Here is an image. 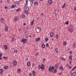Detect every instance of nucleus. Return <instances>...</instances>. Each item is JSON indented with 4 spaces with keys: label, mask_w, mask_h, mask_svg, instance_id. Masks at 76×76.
Instances as JSON below:
<instances>
[{
    "label": "nucleus",
    "mask_w": 76,
    "mask_h": 76,
    "mask_svg": "<svg viewBox=\"0 0 76 76\" xmlns=\"http://www.w3.org/2000/svg\"><path fill=\"white\" fill-rule=\"evenodd\" d=\"M4 8L5 9H8V8L7 7H6V6H5V7H4Z\"/></svg>",
    "instance_id": "nucleus-47"
},
{
    "label": "nucleus",
    "mask_w": 76,
    "mask_h": 76,
    "mask_svg": "<svg viewBox=\"0 0 76 76\" xmlns=\"http://www.w3.org/2000/svg\"><path fill=\"white\" fill-rule=\"evenodd\" d=\"M0 71H1V72H3V69H0Z\"/></svg>",
    "instance_id": "nucleus-41"
},
{
    "label": "nucleus",
    "mask_w": 76,
    "mask_h": 76,
    "mask_svg": "<svg viewBox=\"0 0 76 76\" xmlns=\"http://www.w3.org/2000/svg\"><path fill=\"white\" fill-rule=\"evenodd\" d=\"M21 17L22 18H24L25 17V15H22L21 16Z\"/></svg>",
    "instance_id": "nucleus-28"
},
{
    "label": "nucleus",
    "mask_w": 76,
    "mask_h": 76,
    "mask_svg": "<svg viewBox=\"0 0 76 76\" xmlns=\"http://www.w3.org/2000/svg\"><path fill=\"white\" fill-rule=\"evenodd\" d=\"M48 38H46L45 39V41H48Z\"/></svg>",
    "instance_id": "nucleus-39"
},
{
    "label": "nucleus",
    "mask_w": 76,
    "mask_h": 76,
    "mask_svg": "<svg viewBox=\"0 0 76 76\" xmlns=\"http://www.w3.org/2000/svg\"><path fill=\"white\" fill-rule=\"evenodd\" d=\"M41 65H39V69H41Z\"/></svg>",
    "instance_id": "nucleus-50"
},
{
    "label": "nucleus",
    "mask_w": 76,
    "mask_h": 76,
    "mask_svg": "<svg viewBox=\"0 0 76 76\" xmlns=\"http://www.w3.org/2000/svg\"><path fill=\"white\" fill-rule=\"evenodd\" d=\"M18 19H19V17L18 16H16L14 19V22H16V21L18 20Z\"/></svg>",
    "instance_id": "nucleus-3"
},
{
    "label": "nucleus",
    "mask_w": 76,
    "mask_h": 76,
    "mask_svg": "<svg viewBox=\"0 0 76 76\" xmlns=\"http://www.w3.org/2000/svg\"><path fill=\"white\" fill-rule=\"evenodd\" d=\"M1 22L2 23H3V22H4V20H3V19L2 18L1 19Z\"/></svg>",
    "instance_id": "nucleus-14"
},
{
    "label": "nucleus",
    "mask_w": 76,
    "mask_h": 76,
    "mask_svg": "<svg viewBox=\"0 0 76 76\" xmlns=\"http://www.w3.org/2000/svg\"><path fill=\"white\" fill-rule=\"evenodd\" d=\"M16 4H17L19 5V4H20V2H18L16 3Z\"/></svg>",
    "instance_id": "nucleus-53"
},
{
    "label": "nucleus",
    "mask_w": 76,
    "mask_h": 76,
    "mask_svg": "<svg viewBox=\"0 0 76 76\" xmlns=\"http://www.w3.org/2000/svg\"><path fill=\"white\" fill-rule=\"evenodd\" d=\"M53 32H51L50 33V37H53Z\"/></svg>",
    "instance_id": "nucleus-11"
},
{
    "label": "nucleus",
    "mask_w": 76,
    "mask_h": 76,
    "mask_svg": "<svg viewBox=\"0 0 76 76\" xmlns=\"http://www.w3.org/2000/svg\"><path fill=\"white\" fill-rule=\"evenodd\" d=\"M32 66L33 67L34 66H35V64H33L32 65Z\"/></svg>",
    "instance_id": "nucleus-54"
},
{
    "label": "nucleus",
    "mask_w": 76,
    "mask_h": 76,
    "mask_svg": "<svg viewBox=\"0 0 76 76\" xmlns=\"http://www.w3.org/2000/svg\"><path fill=\"white\" fill-rule=\"evenodd\" d=\"M69 62L70 64H72V61H70Z\"/></svg>",
    "instance_id": "nucleus-49"
},
{
    "label": "nucleus",
    "mask_w": 76,
    "mask_h": 76,
    "mask_svg": "<svg viewBox=\"0 0 76 76\" xmlns=\"http://www.w3.org/2000/svg\"><path fill=\"white\" fill-rule=\"evenodd\" d=\"M41 66L42 67H44V65L42 64Z\"/></svg>",
    "instance_id": "nucleus-44"
},
{
    "label": "nucleus",
    "mask_w": 76,
    "mask_h": 76,
    "mask_svg": "<svg viewBox=\"0 0 76 76\" xmlns=\"http://www.w3.org/2000/svg\"><path fill=\"white\" fill-rule=\"evenodd\" d=\"M39 40H40V38L39 37L37 38V39H35V41L36 42H38V41H39Z\"/></svg>",
    "instance_id": "nucleus-9"
},
{
    "label": "nucleus",
    "mask_w": 76,
    "mask_h": 76,
    "mask_svg": "<svg viewBox=\"0 0 76 76\" xmlns=\"http://www.w3.org/2000/svg\"><path fill=\"white\" fill-rule=\"evenodd\" d=\"M27 41V39H22L20 41L21 42H22L23 44H26V43Z\"/></svg>",
    "instance_id": "nucleus-1"
},
{
    "label": "nucleus",
    "mask_w": 76,
    "mask_h": 76,
    "mask_svg": "<svg viewBox=\"0 0 76 76\" xmlns=\"http://www.w3.org/2000/svg\"><path fill=\"white\" fill-rule=\"evenodd\" d=\"M51 65H50V66H49V68H48V71L49 72L50 71V69H51Z\"/></svg>",
    "instance_id": "nucleus-31"
},
{
    "label": "nucleus",
    "mask_w": 76,
    "mask_h": 76,
    "mask_svg": "<svg viewBox=\"0 0 76 76\" xmlns=\"http://www.w3.org/2000/svg\"><path fill=\"white\" fill-rule=\"evenodd\" d=\"M43 60L45 61V58H43Z\"/></svg>",
    "instance_id": "nucleus-60"
},
{
    "label": "nucleus",
    "mask_w": 76,
    "mask_h": 76,
    "mask_svg": "<svg viewBox=\"0 0 76 76\" xmlns=\"http://www.w3.org/2000/svg\"><path fill=\"white\" fill-rule=\"evenodd\" d=\"M55 69H57L58 68V66H57V65H55Z\"/></svg>",
    "instance_id": "nucleus-16"
},
{
    "label": "nucleus",
    "mask_w": 76,
    "mask_h": 76,
    "mask_svg": "<svg viewBox=\"0 0 76 76\" xmlns=\"http://www.w3.org/2000/svg\"><path fill=\"white\" fill-rule=\"evenodd\" d=\"M34 20L33 21L31 22V25H34Z\"/></svg>",
    "instance_id": "nucleus-29"
},
{
    "label": "nucleus",
    "mask_w": 76,
    "mask_h": 76,
    "mask_svg": "<svg viewBox=\"0 0 76 76\" xmlns=\"http://www.w3.org/2000/svg\"><path fill=\"white\" fill-rule=\"evenodd\" d=\"M26 4H25V6L24 7H26Z\"/></svg>",
    "instance_id": "nucleus-61"
},
{
    "label": "nucleus",
    "mask_w": 76,
    "mask_h": 76,
    "mask_svg": "<svg viewBox=\"0 0 76 76\" xmlns=\"http://www.w3.org/2000/svg\"><path fill=\"white\" fill-rule=\"evenodd\" d=\"M45 45L44 44H42V47L43 48H45Z\"/></svg>",
    "instance_id": "nucleus-20"
},
{
    "label": "nucleus",
    "mask_w": 76,
    "mask_h": 76,
    "mask_svg": "<svg viewBox=\"0 0 76 76\" xmlns=\"http://www.w3.org/2000/svg\"><path fill=\"white\" fill-rule=\"evenodd\" d=\"M46 46H47V47H49V45H48V43L46 44Z\"/></svg>",
    "instance_id": "nucleus-43"
},
{
    "label": "nucleus",
    "mask_w": 76,
    "mask_h": 76,
    "mask_svg": "<svg viewBox=\"0 0 76 76\" xmlns=\"http://www.w3.org/2000/svg\"><path fill=\"white\" fill-rule=\"evenodd\" d=\"M75 45H76V44L75 43L74 44L72 45V47L73 48H75Z\"/></svg>",
    "instance_id": "nucleus-32"
},
{
    "label": "nucleus",
    "mask_w": 76,
    "mask_h": 76,
    "mask_svg": "<svg viewBox=\"0 0 76 76\" xmlns=\"http://www.w3.org/2000/svg\"><path fill=\"white\" fill-rule=\"evenodd\" d=\"M54 66H52L51 67V68L50 69V70L49 71V72H53V70H54Z\"/></svg>",
    "instance_id": "nucleus-4"
},
{
    "label": "nucleus",
    "mask_w": 76,
    "mask_h": 76,
    "mask_svg": "<svg viewBox=\"0 0 76 76\" xmlns=\"http://www.w3.org/2000/svg\"><path fill=\"white\" fill-rule=\"evenodd\" d=\"M65 7V6H64V5L62 6V8H64V7Z\"/></svg>",
    "instance_id": "nucleus-52"
},
{
    "label": "nucleus",
    "mask_w": 76,
    "mask_h": 76,
    "mask_svg": "<svg viewBox=\"0 0 76 76\" xmlns=\"http://www.w3.org/2000/svg\"><path fill=\"white\" fill-rule=\"evenodd\" d=\"M63 45H67L66 43V42H64L63 43Z\"/></svg>",
    "instance_id": "nucleus-37"
},
{
    "label": "nucleus",
    "mask_w": 76,
    "mask_h": 76,
    "mask_svg": "<svg viewBox=\"0 0 76 76\" xmlns=\"http://www.w3.org/2000/svg\"><path fill=\"white\" fill-rule=\"evenodd\" d=\"M60 69L61 70H64V69H63V66H60L59 67Z\"/></svg>",
    "instance_id": "nucleus-15"
},
{
    "label": "nucleus",
    "mask_w": 76,
    "mask_h": 76,
    "mask_svg": "<svg viewBox=\"0 0 76 76\" xmlns=\"http://www.w3.org/2000/svg\"><path fill=\"white\" fill-rule=\"evenodd\" d=\"M23 25H26V23H24L23 24Z\"/></svg>",
    "instance_id": "nucleus-64"
},
{
    "label": "nucleus",
    "mask_w": 76,
    "mask_h": 76,
    "mask_svg": "<svg viewBox=\"0 0 76 76\" xmlns=\"http://www.w3.org/2000/svg\"><path fill=\"white\" fill-rule=\"evenodd\" d=\"M70 54H72V52L71 51H70Z\"/></svg>",
    "instance_id": "nucleus-58"
},
{
    "label": "nucleus",
    "mask_w": 76,
    "mask_h": 76,
    "mask_svg": "<svg viewBox=\"0 0 76 76\" xmlns=\"http://www.w3.org/2000/svg\"><path fill=\"white\" fill-rule=\"evenodd\" d=\"M68 31H69L70 32L72 33L73 31V30L71 28H69L68 29Z\"/></svg>",
    "instance_id": "nucleus-7"
},
{
    "label": "nucleus",
    "mask_w": 76,
    "mask_h": 76,
    "mask_svg": "<svg viewBox=\"0 0 76 76\" xmlns=\"http://www.w3.org/2000/svg\"><path fill=\"white\" fill-rule=\"evenodd\" d=\"M65 24H66V25H68V24H69V21H67L65 23Z\"/></svg>",
    "instance_id": "nucleus-38"
},
{
    "label": "nucleus",
    "mask_w": 76,
    "mask_h": 76,
    "mask_svg": "<svg viewBox=\"0 0 76 76\" xmlns=\"http://www.w3.org/2000/svg\"><path fill=\"white\" fill-rule=\"evenodd\" d=\"M76 72H74L72 75V76H75L76 75Z\"/></svg>",
    "instance_id": "nucleus-25"
},
{
    "label": "nucleus",
    "mask_w": 76,
    "mask_h": 76,
    "mask_svg": "<svg viewBox=\"0 0 76 76\" xmlns=\"http://www.w3.org/2000/svg\"><path fill=\"white\" fill-rule=\"evenodd\" d=\"M5 30L6 31H8V27L7 26H6L5 27Z\"/></svg>",
    "instance_id": "nucleus-22"
},
{
    "label": "nucleus",
    "mask_w": 76,
    "mask_h": 76,
    "mask_svg": "<svg viewBox=\"0 0 76 76\" xmlns=\"http://www.w3.org/2000/svg\"><path fill=\"white\" fill-rule=\"evenodd\" d=\"M2 59V58H1V57H0V60H1Z\"/></svg>",
    "instance_id": "nucleus-63"
},
{
    "label": "nucleus",
    "mask_w": 76,
    "mask_h": 76,
    "mask_svg": "<svg viewBox=\"0 0 76 76\" xmlns=\"http://www.w3.org/2000/svg\"><path fill=\"white\" fill-rule=\"evenodd\" d=\"M32 73L33 75L35 76V72L34 71H32Z\"/></svg>",
    "instance_id": "nucleus-13"
},
{
    "label": "nucleus",
    "mask_w": 76,
    "mask_h": 76,
    "mask_svg": "<svg viewBox=\"0 0 76 76\" xmlns=\"http://www.w3.org/2000/svg\"><path fill=\"white\" fill-rule=\"evenodd\" d=\"M14 53H18V50H15L14 51Z\"/></svg>",
    "instance_id": "nucleus-36"
},
{
    "label": "nucleus",
    "mask_w": 76,
    "mask_h": 76,
    "mask_svg": "<svg viewBox=\"0 0 76 76\" xmlns=\"http://www.w3.org/2000/svg\"><path fill=\"white\" fill-rule=\"evenodd\" d=\"M76 66H75L74 67H73L72 69V70L73 71V70H75V69H76Z\"/></svg>",
    "instance_id": "nucleus-33"
},
{
    "label": "nucleus",
    "mask_w": 76,
    "mask_h": 76,
    "mask_svg": "<svg viewBox=\"0 0 76 76\" xmlns=\"http://www.w3.org/2000/svg\"><path fill=\"white\" fill-rule=\"evenodd\" d=\"M32 4H33V1H32V0L31 1V5H32Z\"/></svg>",
    "instance_id": "nucleus-40"
},
{
    "label": "nucleus",
    "mask_w": 76,
    "mask_h": 76,
    "mask_svg": "<svg viewBox=\"0 0 76 76\" xmlns=\"http://www.w3.org/2000/svg\"><path fill=\"white\" fill-rule=\"evenodd\" d=\"M30 64H31V63H30V62H28L27 63V66H30Z\"/></svg>",
    "instance_id": "nucleus-26"
},
{
    "label": "nucleus",
    "mask_w": 76,
    "mask_h": 76,
    "mask_svg": "<svg viewBox=\"0 0 76 76\" xmlns=\"http://www.w3.org/2000/svg\"><path fill=\"white\" fill-rule=\"evenodd\" d=\"M58 48H56L55 49V51H56V53H58Z\"/></svg>",
    "instance_id": "nucleus-27"
},
{
    "label": "nucleus",
    "mask_w": 76,
    "mask_h": 76,
    "mask_svg": "<svg viewBox=\"0 0 76 76\" xmlns=\"http://www.w3.org/2000/svg\"><path fill=\"white\" fill-rule=\"evenodd\" d=\"M4 48L5 49V50H7L8 49V46H7L6 45H4Z\"/></svg>",
    "instance_id": "nucleus-5"
},
{
    "label": "nucleus",
    "mask_w": 76,
    "mask_h": 76,
    "mask_svg": "<svg viewBox=\"0 0 76 76\" xmlns=\"http://www.w3.org/2000/svg\"><path fill=\"white\" fill-rule=\"evenodd\" d=\"M15 40H16V39H15V38H14V37H12V42H14V41H15Z\"/></svg>",
    "instance_id": "nucleus-18"
},
{
    "label": "nucleus",
    "mask_w": 76,
    "mask_h": 76,
    "mask_svg": "<svg viewBox=\"0 0 76 76\" xmlns=\"http://www.w3.org/2000/svg\"><path fill=\"white\" fill-rule=\"evenodd\" d=\"M61 74H62V73L61 72H60L59 73V75H61Z\"/></svg>",
    "instance_id": "nucleus-51"
},
{
    "label": "nucleus",
    "mask_w": 76,
    "mask_h": 76,
    "mask_svg": "<svg viewBox=\"0 0 76 76\" xmlns=\"http://www.w3.org/2000/svg\"><path fill=\"white\" fill-rule=\"evenodd\" d=\"M48 3L49 4H51L53 3V1H52V0H49Z\"/></svg>",
    "instance_id": "nucleus-6"
},
{
    "label": "nucleus",
    "mask_w": 76,
    "mask_h": 76,
    "mask_svg": "<svg viewBox=\"0 0 76 76\" xmlns=\"http://www.w3.org/2000/svg\"><path fill=\"white\" fill-rule=\"evenodd\" d=\"M34 5H38V2H34Z\"/></svg>",
    "instance_id": "nucleus-19"
},
{
    "label": "nucleus",
    "mask_w": 76,
    "mask_h": 76,
    "mask_svg": "<svg viewBox=\"0 0 76 76\" xmlns=\"http://www.w3.org/2000/svg\"><path fill=\"white\" fill-rule=\"evenodd\" d=\"M4 68L5 70H6L7 69H9V66H4Z\"/></svg>",
    "instance_id": "nucleus-10"
},
{
    "label": "nucleus",
    "mask_w": 76,
    "mask_h": 76,
    "mask_svg": "<svg viewBox=\"0 0 76 76\" xmlns=\"http://www.w3.org/2000/svg\"><path fill=\"white\" fill-rule=\"evenodd\" d=\"M20 69H18V70H17V73H20Z\"/></svg>",
    "instance_id": "nucleus-23"
},
{
    "label": "nucleus",
    "mask_w": 76,
    "mask_h": 76,
    "mask_svg": "<svg viewBox=\"0 0 76 76\" xmlns=\"http://www.w3.org/2000/svg\"><path fill=\"white\" fill-rule=\"evenodd\" d=\"M13 64V66H16V64H17V62L16 61H14Z\"/></svg>",
    "instance_id": "nucleus-8"
},
{
    "label": "nucleus",
    "mask_w": 76,
    "mask_h": 76,
    "mask_svg": "<svg viewBox=\"0 0 76 76\" xmlns=\"http://www.w3.org/2000/svg\"><path fill=\"white\" fill-rule=\"evenodd\" d=\"M66 4H66V3H64V6H65V7H66Z\"/></svg>",
    "instance_id": "nucleus-42"
},
{
    "label": "nucleus",
    "mask_w": 76,
    "mask_h": 76,
    "mask_svg": "<svg viewBox=\"0 0 76 76\" xmlns=\"http://www.w3.org/2000/svg\"><path fill=\"white\" fill-rule=\"evenodd\" d=\"M36 56H38V53H37L36 54Z\"/></svg>",
    "instance_id": "nucleus-62"
},
{
    "label": "nucleus",
    "mask_w": 76,
    "mask_h": 76,
    "mask_svg": "<svg viewBox=\"0 0 76 76\" xmlns=\"http://www.w3.org/2000/svg\"><path fill=\"white\" fill-rule=\"evenodd\" d=\"M8 58V57H7V56H4L3 57V58H4V59H5V60H7V59Z\"/></svg>",
    "instance_id": "nucleus-17"
},
{
    "label": "nucleus",
    "mask_w": 76,
    "mask_h": 76,
    "mask_svg": "<svg viewBox=\"0 0 76 76\" xmlns=\"http://www.w3.org/2000/svg\"><path fill=\"white\" fill-rule=\"evenodd\" d=\"M38 29L39 30V31H41V28L40 27H38Z\"/></svg>",
    "instance_id": "nucleus-46"
},
{
    "label": "nucleus",
    "mask_w": 76,
    "mask_h": 76,
    "mask_svg": "<svg viewBox=\"0 0 76 76\" xmlns=\"http://www.w3.org/2000/svg\"><path fill=\"white\" fill-rule=\"evenodd\" d=\"M29 75L30 76H31V75H32V74L30 73V74H29Z\"/></svg>",
    "instance_id": "nucleus-55"
},
{
    "label": "nucleus",
    "mask_w": 76,
    "mask_h": 76,
    "mask_svg": "<svg viewBox=\"0 0 76 76\" xmlns=\"http://www.w3.org/2000/svg\"><path fill=\"white\" fill-rule=\"evenodd\" d=\"M1 56H2V54L1 53H0V57H1Z\"/></svg>",
    "instance_id": "nucleus-57"
},
{
    "label": "nucleus",
    "mask_w": 76,
    "mask_h": 76,
    "mask_svg": "<svg viewBox=\"0 0 76 76\" xmlns=\"http://www.w3.org/2000/svg\"><path fill=\"white\" fill-rule=\"evenodd\" d=\"M69 69H72V67H71V66H69Z\"/></svg>",
    "instance_id": "nucleus-56"
},
{
    "label": "nucleus",
    "mask_w": 76,
    "mask_h": 76,
    "mask_svg": "<svg viewBox=\"0 0 76 76\" xmlns=\"http://www.w3.org/2000/svg\"><path fill=\"white\" fill-rule=\"evenodd\" d=\"M16 6V5H13L11 6V7L12 9H13V8H14V7H15Z\"/></svg>",
    "instance_id": "nucleus-12"
},
{
    "label": "nucleus",
    "mask_w": 76,
    "mask_h": 76,
    "mask_svg": "<svg viewBox=\"0 0 76 76\" xmlns=\"http://www.w3.org/2000/svg\"><path fill=\"white\" fill-rule=\"evenodd\" d=\"M62 60H63L64 61H65V59H64L62 57Z\"/></svg>",
    "instance_id": "nucleus-59"
},
{
    "label": "nucleus",
    "mask_w": 76,
    "mask_h": 76,
    "mask_svg": "<svg viewBox=\"0 0 76 76\" xmlns=\"http://www.w3.org/2000/svg\"><path fill=\"white\" fill-rule=\"evenodd\" d=\"M29 11V8L26 7L24 10V12L28 14V11Z\"/></svg>",
    "instance_id": "nucleus-2"
},
{
    "label": "nucleus",
    "mask_w": 76,
    "mask_h": 76,
    "mask_svg": "<svg viewBox=\"0 0 76 76\" xmlns=\"http://www.w3.org/2000/svg\"><path fill=\"white\" fill-rule=\"evenodd\" d=\"M20 9L18 8L16 10V11H17V12H19L20 11Z\"/></svg>",
    "instance_id": "nucleus-35"
},
{
    "label": "nucleus",
    "mask_w": 76,
    "mask_h": 76,
    "mask_svg": "<svg viewBox=\"0 0 76 76\" xmlns=\"http://www.w3.org/2000/svg\"><path fill=\"white\" fill-rule=\"evenodd\" d=\"M54 73H56L57 72V70H56V69H54L53 70Z\"/></svg>",
    "instance_id": "nucleus-21"
},
{
    "label": "nucleus",
    "mask_w": 76,
    "mask_h": 76,
    "mask_svg": "<svg viewBox=\"0 0 76 76\" xmlns=\"http://www.w3.org/2000/svg\"><path fill=\"white\" fill-rule=\"evenodd\" d=\"M74 10L75 11L76 10V7H74Z\"/></svg>",
    "instance_id": "nucleus-48"
},
{
    "label": "nucleus",
    "mask_w": 76,
    "mask_h": 76,
    "mask_svg": "<svg viewBox=\"0 0 76 76\" xmlns=\"http://www.w3.org/2000/svg\"><path fill=\"white\" fill-rule=\"evenodd\" d=\"M28 0H26V4H27V3H28Z\"/></svg>",
    "instance_id": "nucleus-45"
},
{
    "label": "nucleus",
    "mask_w": 76,
    "mask_h": 76,
    "mask_svg": "<svg viewBox=\"0 0 76 76\" xmlns=\"http://www.w3.org/2000/svg\"><path fill=\"white\" fill-rule=\"evenodd\" d=\"M69 59L70 60H72V55H71L69 57Z\"/></svg>",
    "instance_id": "nucleus-24"
},
{
    "label": "nucleus",
    "mask_w": 76,
    "mask_h": 76,
    "mask_svg": "<svg viewBox=\"0 0 76 76\" xmlns=\"http://www.w3.org/2000/svg\"><path fill=\"white\" fill-rule=\"evenodd\" d=\"M56 39H58V34H56Z\"/></svg>",
    "instance_id": "nucleus-34"
},
{
    "label": "nucleus",
    "mask_w": 76,
    "mask_h": 76,
    "mask_svg": "<svg viewBox=\"0 0 76 76\" xmlns=\"http://www.w3.org/2000/svg\"><path fill=\"white\" fill-rule=\"evenodd\" d=\"M26 38H28V37H29V34H26Z\"/></svg>",
    "instance_id": "nucleus-30"
}]
</instances>
